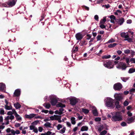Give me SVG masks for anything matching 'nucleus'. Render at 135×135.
I'll return each instance as SVG.
<instances>
[{"instance_id": "obj_8", "label": "nucleus", "mask_w": 135, "mask_h": 135, "mask_svg": "<svg viewBox=\"0 0 135 135\" xmlns=\"http://www.w3.org/2000/svg\"><path fill=\"white\" fill-rule=\"evenodd\" d=\"M36 114H34L33 113L30 114L29 115H25V117L26 118L31 119L33 118L34 117H35V118H40L41 119V117L40 116H37L35 117L36 115Z\"/></svg>"}, {"instance_id": "obj_45", "label": "nucleus", "mask_w": 135, "mask_h": 135, "mask_svg": "<svg viewBox=\"0 0 135 135\" xmlns=\"http://www.w3.org/2000/svg\"><path fill=\"white\" fill-rule=\"evenodd\" d=\"M100 135H105L107 133V131L106 130H104L100 132Z\"/></svg>"}, {"instance_id": "obj_48", "label": "nucleus", "mask_w": 135, "mask_h": 135, "mask_svg": "<svg viewBox=\"0 0 135 135\" xmlns=\"http://www.w3.org/2000/svg\"><path fill=\"white\" fill-rule=\"evenodd\" d=\"M103 129V126H100L98 128V131L100 133Z\"/></svg>"}, {"instance_id": "obj_31", "label": "nucleus", "mask_w": 135, "mask_h": 135, "mask_svg": "<svg viewBox=\"0 0 135 135\" xmlns=\"http://www.w3.org/2000/svg\"><path fill=\"white\" fill-rule=\"evenodd\" d=\"M6 118L8 120H9L10 119L11 120H13L14 119L15 117L13 115H9L7 116L6 117Z\"/></svg>"}, {"instance_id": "obj_53", "label": "nucleus", "mask_w": 135, "mask_h": 135, "mask_svg": "<svg viewBox=\"0 0 135 135\" xmlns=\"http://www.w3.org/2000/svg\"><path fill=\"white\" fill-rule=\"evenodd\" d=\"M78 48L77 46H76L74 48H73L72 51L74 52H76L78 51Z\"/></svg>"}, {"instance_id": "obj_49", "label": "nucleus", "mask_w": 135, "mask_h": 135, "mask_svg": "<svg viewBox=\"0 0 135 135\" xmlns=\"http://www.w3.org/2000/svg\"><path fill=\"white\" fill-rule=\"evenodd\" d=\"M132 105H129L127 106V110H132Z\"/></svg>"}, {"instance_id": "obj_26", "label": "nucleus", "mask_w": 135, "mask_h": 135, "mask_svg": "<svg viewBox=\"0 0 135 135\" xmlns=\"http://www.w3.org/2000/svg\"><path fill=\"white\" fill-rule=\"evenodd\" d=\"M88 129V127L86 126H84L81 127L80 131H87Z\"/></svg>"}, {"instance_id": "obj_59", "label": "nucleus", "mask_w": 135, "mask_h": 135, "mask_svg": "<svg viewBox=\"0 0 135 135\" xmlns=\"http://www.w3.org/2000/svg\"><path fill=\"white\" fill-rule=\"evenodd\" d=\"M91 37V36L89 34H88L86 36V38L87 40L90 39Z\"/></svg>"}, {"instance_id": "obj_55", "label": "nucleus", "mask_w": 135, "mask_h": 135, "mask_svg": "<svg viewBox=\"0 0 135 135\" xmlns=\"http://www.w3.org/2000/svg\"><path fill=\"white\" fill-rule=\"evenodd\" d=\"M4 120L6 125H7L9 124V120H8L6 118H5Z\"/></svg>"}, {"instance_id": "obj_40", "label": "nucleus", "mask_w": 135, "mask_h": 135, "mask_svg": "<svg viewBox=\"0 0 135 135\" xmlns=\"http://www.w3.org/2000/svg\"><path fill=\"white\" fill-rule=\"evenodd\" d=\"M117 44L116 43H115L110 44L108 45V47L110 48H112L115 46Z\"/></svg>"}, {"instance_id": "obj_4", "label": "nucleus", "mask_w": 135, "mask_h": 135, "mask_svg": "<svg viewBox=\"0 0 135 135\" xmlns=\"http://www.w3.org/2000/svg\"><path fill=\"white\" fill-rule=\"evenodd\" d=\"M104 66L108 69H111L113 67V65L111 61H106L103 63Z\"/></svg>"}, {"instance_id": "obj_37", "label": "nucleus", "mask_w": 135, "mask_h": 135, "mask_svg": "<svg viewBox=\"0 0 135 135\" xmlns=\"http://www.w3.org/2000/svg\"><path fill=\"white\" fill-rule=\"evenodd\" d=\"M110 55H104L102 56V58L103 59H108L110 58L111 57Z\"/></svg>"}, {"instance_id": "obj_12", "label": "nucleus", "mask_w": 135, "mask_h": 135, "mask_svg": "<svg viewBox=\"0 0 135 135\" xmlns=\"http://www.w3.org/2000/svg\"><path fill=\"white\" fill-rule=\"evenodd\" d=\"M16 1L15 0H10L7 3L8 6H6L8 7H10L15 5L16 3Z\"/></svg>"}, {"instance_id": "obj_6", "label": "nucleus", "mask_w": 135, "mask_h": 135, "mask_svg": "<svg viewBox=\"0 0 135 135\" xmlns=\"http://www.w3.org/2000/svg\"><path fill=\"white\" fill-rule=\"evenodd\" d=\"M5 102L6 104L5 105V108L7 110H11L12 109V107L11 103L9 102L7 100H5Z\"/></svg>"}, {"instance_id": "obj_62", "label": "nucleus", "mask_w": 135, "mask_h": 135, "mask_svg": "<svg viewBox=\"0 0 135 135\" xmlns=\"http://www.w3.org/2000/svg\"><path fill=\"white\" fill-rule=\"evenodd\" d=\"M66 124L68 127H70L71 126L70 123L69 122H66Z\"/></svg>"}, {"instance_id": "obj_63", "label": "nucleus", "mask_w": 135, "mask_h": 135, "mask_svg": "<svg viewBox=\"0 0 135 135\" xmlns=\"http://www.w3.org/2000/svg\"><path fill=\"white\" fill-rule=\"evenodd\" d=\"M38 131L40 132H41L43 130V129L42 127H38Z\"/></svg>"}, {"instance_id": "obj_35", "label": "nucleus", "mask_w": 135, "mask_h": 135, "mask_svg": "<svg viewBox=\"0 0 135 135\" xmlns=\"http://www.w3.org/2000/svg\"><path fill=\"white\" fill-rule=\"evenodd\" d=\"M92 113L95 116L97 115L98 114V113L97 112V110L96 109H95L92 110Z\"/></svg>"}, {"instance_id": "obj_16", "label": "nucleus", "mask_w": 135, "mask_h": 135, "mask_svg": "<svg viewBox=\"0 0 135 135\" xmlns=\"http://www.w3.org/2000/svg\"><path fill=\"white\" fill-rule=\"evenodd\" d=\"M11 111H10L7 112V114L8 115H13L14 114L15 115L16 112L15 109H12Z\"/></svg>"}, {"instance_id": "obj_3", "label": "nucleus", "mask_w": 135, "mask_h": 135, "mask_svg": "<svg viewBox=\"0 0 135 135\" xmlns=\"http://www.w3.org/2000/svg\"><path fill=\"white\" fill-rule=\"evenodd\" d=\"M134 32L129 30L127 32V41L129 42H133V36Z\"/></svg>"}, {"instance_id": "obj_17", "label": "nucleus", "mask_w": 135, "mask_h": 135, "mask_svg": "<svg viewBox=\"0 0 135 135\" xmlns=\"http://www.w3.org/2000/svg\"><path fill=\"white\" fill-rule=\"evenodd\" d=\"M29 128L30 130H32L33 132L36 133H37L38 132L37 129L35 126H30Z\"/></svg>"}, {"instance_id": "obj_15", "label": "nucleus", "mask_w": 135, "mask_h": 135, "mask_svg": "<svg viewBox=\"0 0 135 135\" xmlns=\"http://www.w3.org/2000/svg\"><path fill=\"white\" fill-rule=\"evenodd\" d=\"M75 37L76 40H80L82 39L83 37L82 34L80 32L76 33L75 35Z\"/></svg>"}, {"instance_id": "obj_27", "label": "nucleus", "mask_w": 135, "mask_h": 135, "mask_svg": "<svg viewBox=\"0 0 135 135\" xmlns=\"http://www.w3.org/2000/svg\"><path fill=\"white\" fill-rule=\"evenodd\" d=\"M15 115L17 121H20L22 120V118L19 115L17 114V112Z\"/></svg>"}, {"instance_id": "obj_5", "label": "nucleus", "mask_w": 135, "mask_h": 135, "mask_svg": "<svg viewBox=\"0 0 135 135\" xmlns=\"http://www.w3.org/2000/svg\"><path fill=\"white\" fill-rule=\"evenodd\" d=\"M56 127L57 129L58 130H59L61 128H63L62 129L59 131L60 133L62 134L65 132L66 130V127H64L63 125L59 124L57 125Z\"/></svg>"}, {"instance_id": "obj_39", "label": "nucleus", "mask_w": 135, "mask_h": 135, "mask_svg": "<svg viewBox=\"0 0 135 135\" xmlns=\"http://www.w3.org/2000/svg\"><path fill=\"white\" fill-rule=\"evenodd\" d=\"M110 18L111 19V22L112 23L114 22V21L113 20H116L115 19V16L113 15H112L110 16Z\"/></svg>"}, {"instance_id": "obj_14", "label": "nucleus", "mask_w": 135, "mask_h": 135, "mask_svg": "<svg viewBox=\"0 0 135 135\" xmlns=\"http://www.w3.org/2000/svg\"><path fill=\"white\" fill-rule=\"evenodd\" d=\"M21 94V90L20 89H16L13 93V97H19Z\"/></svg>"}, {"instance_id": "obj_47", "label": "nucleus", "mask_w": 135, "mask_h": 135, "mask_svg": "<svg viewBox=\"0 0 135 135\" xmlns=\"http://www.w3.org/2000/svg\"><path fill=\"white\" fill-rule=\"evenodd\" d=\"M115 41V40L114 39H113V38H111L107 42V43H112Z\"/></svg>"}, {"instance_id": "obj_29", "label": "nucleus", "mask_w": 135, "mask_h": 135, "mask_svg": "<svg viewBox=\"0 0 135 135\" xmlns=\"http://www.w3.org/2000/svg\"><path fill=\"white\" fill-rule=\"evenodd\" d=\"M121 36L123 38H124V40H127V35L125 32H123L121 33Z\"/></svg>"}, {"instance_id": "obj_34", "label": "nucleus", "mask_w": 135, "mask_h": 135, "mask_svg": "<svg viewBox=\"0 0 135 135\" xmlns=\"http://www.w3.org/2000/svg\"><path fill=\"white\" fill-rule=\"evenodd\" d=\"M57 107H61L62 108L64 107L65 105L64 104H62L61 103H60L56 105Z\"/></svg>"}, {"instance_id": "obj_46", "label": "nucleus", "mask_w": 135, "mask_h": 135, "mask_svg": "<svg viewBox=\"0 0 135 135\" xmlns=\"http://www.w3.org/2000/svg\"><path fill=\"white\" fill-rule=\"evenodd\" d=\"M76 115L77 117L78 118L79 120H81L82 119L83 117L82 116H80V114L78 113H76Z\"/></svg>"}, {"instance_id": "obj_21", "label": "nucleus", "mask_w": 135, "mask_h": 135, "mask_svg": "<svg viewBox=\"0 0 135 135\" xmlns=\"http://www.w3.org/2000/svg\"><path fill=\"white\" fill-rule=\"evenodd\" d=\"M70 104L72 105H75L77 102L76 99L75 98L71 99H70Z\"/></svg>"}, {"instance_id": "obj_11", "label": "nucleus", "mask_w": 135, "mask_h": 135, "mask_svg": "<svg viewBox=\"0 0 135 135\" xmlns=\"http://www.w3.org/2000/svg\"><path fill=\"white\" fill-rule=\"evenodd\" d=\"M126 64L122 62H120L117 66V68H121L122 70L126 69Z\"/></svg>"}, {"instance_id": "obj_44", "label": "nucleus", "mask_w": 135, "mask_h": 135, "mask_svg": "<svg viewBox=\"0 0 135 135\" xmlns=\"http://www.w3.org/2000/svg\"><path fill=\"white\" fill-rule=\"evenodd\" d=\"M106 20L105 18H104L103 19L101 20L100 21V24H104L106 22Z\"/></svg>"}, {"instance_id": "obj_24", "label": "nucleus", "mask_w": 135, "mask_h": 135, "mask_svg": "<svg viewBox=\"0 0 135 135\" xmlns=\"http://www.w3.org/2000/svg\"><path fill=\"white\" fill-rule=\"evenodd\" d=\"M59 116L57 115H54V116H51L50 117V119L52 120H57Z\"/></svg>"}, {"instance_id": "obj_33", "label": "nucleus", "mask_w": 135, "mask_h": 135, "mask_svg": "<svg viewBox=\"0 0 135 135\" xmlns=\"http://www.w3.org/2000/svg\"><path fill=\"white\" fill-rule=\"evenodd\" d=\"M43 105L46 108V109H49L50 108V104L48 103H46L43 104Z\"/></svg>"}, {"instance_id": "obj_58", "label": "nucleus", "mask_w": 135, "mask_h": 135, "mask_svg": "<svg viewBox=\"0 0 135 135\" xmlns=\"http://www.w3.org/2000/svg\"><path fill=\"white\" fill-rule=\"evenodd\" d=\"M121 79L123 82H126L127 81V78H126L122 77L121 78Z\"/></svg>"}, {"instance_id": "obj_28", "label": "nucleus", "mask_w": 135, "mask_h": 135, "mask_svg": "<svg viewBox=\"0 0 135 135\" xmlns=\"http://www.w3.org/2000/svg\"><path fill=\"white\" fill-rule=\"evenodd\" d=\"M71 123L72 124L74 125L76 124L75 118L74 117H71L70 119Z\"/></svg>"}, {"instance_id": "obj_23", "label": "nucleus", "mask_w": 135, "mask_h": 135, "mask_svg": "<svg viewBox=\"0 0 135 135\" xmlns=\"http://www.w3.org/2000/svg\"><path fill=\"white\" fill-rule=\"evenodd\" d=\"M14 106L16 109H19L21 107V105L18 102H16L14 104Z\"/></svg>"}, {"instance_id": "obj_60", "label": "nucleus", "mask_w": 135, "mask_h": 135, "mask_svg": "<svg viewBox=\"0 0 135 135\" xmlns=\"http://www.w3.org/2000/svg\"><path fill=\"white\" fill-rule=\"evenodd\" d=\"M20 126L21 124L18 123H17L15 125V126L16 127H20Z\"/></svg>"}, {"instance_id": "obj_2", "label": "nucleus", "mask_w": 135, "mask_h": 135, "mask_svg": "<svg viewBox=\"0 0 135 135\" xmlns=\"http://www.w3.org/2000/svg\"><path fill=\"white\" fill-rule=\"evenodd\" d=\"M122 120V116L120 115L119 112H116L115 114L112 116V120L114 122L120 121Z\"/></svg>"}, {"instance_id": "obj_7", "label": "nucleus", "mask_w": 135, "mask_h": 135, "mask_svg": "<svg viewBox=\"0 0 135 135\" xmlns=\"http://www.w3.org/2000/svg\"><path fill=\"white\" fill-rule=\"evenodd\" d=\"M50 97L51 100V103L52 105H55L57 101L56 97L53 95H51Z\"/></svg>"}, {"instance_id": "obj_52", "label": "nucleus", "mask_w": 135, "mask_h": 135, "mask_svg": "<svg viewBox=\"0 0 135 135\" xmlns=\"http://www.w3.org/2000/svg\"><path fill=\"white\" fill-rule=\"evenodd\" d=\"M102 38V36L100 35H98L97 37V41H99Z\"/></svg>"}, {"instance_id": "obj_38", "label": "nucleus", "mask_w": 135, "mask_h": 135, "mask_svg": "<svg viewBox=\"0 0 135 135\" xmlns=\"http://www.w3.org/2000/svg\"><path fill=\"white\" fill-rule=\"evenodd\" d=\"M130 94L131 96L129 97V99L130 100V101H128V100L127 99V105H128L129 103H130V102H131L132 101V94L131 93H130L129 94Z\"/></svg>"}, {"instance_id": "obj_20", "label": "nucleus", "mask_w": 135, "mask_h": 135, "mask_svg": "<svg viewBox=\"0 0 135 135\" xmlns=\"http://www.w3.org/2000/svg\"><path fill=\"white\" fill-rule=\"evenodd\" d=\"M124 21V20L123 18H121L119 19L116 20V22H117L118 24L120 25H122Z\"/></svg>"}, {"instance_id": "obj_51", "label": "nucleus", "mask_w": 135, "mask_h": 135, "mask_svg": "<svg viewBox=\"0 0 135 135\" xmlns=\"http://www.w3.org/2000/svg\"><path fill=\"white\" fill-rule=\"evenodd\" d=\"M4 111L3 108L1 109H0V114H4Z\"/></svg>"}, {"instance_id": "obj_56", "label": "nucleus", "mask_w": 135, "mask_h": 135, "mask_svg": "<svg viewBox=\"0 0 135 135\" xmlns=\"http://www.w3.org/2000/svg\"><path fill=\"white\" fill-rule=\"evenodd\" d=\"M95 120L96 122H99L101 120V118L100 117H97L95 119Z\"/></svg>"}, {"instance_id": "obj_50", "label": "nucleus", "mask_w": 135, "mask_h": 135, "mask_svg": "<svg viewBox=\"0 0 135 135\" xmlns=\"http://www.w3.org/2000/svg\"><path fill=\"white\" fill-rule=\"evenodd\" d=\"M135 52L134 51L131 50V52L130 53V56L131 57H133L134 55Z\"/></svg>"}, {"instance_id": "obj_30", "label": "nucleus", "mask_w": 135, "mask_h": 135, "mask_svg": "<svg viewBox=\"0 0 135 135\" xmlns=\"http://www.w3.org/2000/svg\"><path fill=\"white\" fill-rule=\"evenodd\" d=\"M115 108H116L119 109L120 108V106L119 104V102L118 101H117L115 103Z\"/></svg>"}, {"instance_id": "obj_13", "label": "nucleus", "mask_w": 135, "mask_h": 135, "mask_svg": "<svg viewBox=\"0 0 135 135\" xmlns=\"http://www.w3.org/2000/svg\"><path fill=\"white\" fill-rule=\"evenodd\" d=\"M135 116H134L132 117H128L127 118V123L130 124L133 122L135 121Z\"/></svg>"}, {"instance_id": "obj_61", "label": "nucleus", "mask_w": 135, "mask_h": 135, "mask_svg": "<svg viewBox=\"0 0 135 135\" xmlns=\"http://www.w3.org/2000/svg\"><path fill=\"white\" fill-rule=\"evenodd\" d=\"M104 24H100V26L102 28H105V26L104 25Z\"/></svg>"}, {"instance_id": "obj_54", "label": "nucleus", "mask_w": 135, "mask_h": 135, "mask_svg": "<svg viewBox=\"0 0 135 135\" xmlns=\"http://www.w3.org/2000/svg\"><path fill=\"white\" fill-rule=\"evenodd\" d=\"M127 115L129 117H131L132 116V113L129 111H127Z\"/></svg>"}, {"instance_id": "obj_9", "label": "nucleus", "mask_w": 135, "mask_h": 135, "mask_svg": "<svg viewBox=\"0 0 135 135\" xmlns=\"http://www.w3.org/2000/svg\"><path fill=\"white\" fill-rule=\"evenodd\" d=\"M122 88V85L119 83L115 84L113 86V88L115 90H120Z\"/></svg>"}, {"instance_id": "obj_41", "label": "nucleus", "mask_w": 135, "mask_h": 135, "mask_svg": "<svg viewBox=\"0 0 135 135\" xmlns=\"http://www.w3.org/2000/svg\"><path fill=\"white\" fill-rule=\"evenodd\" d=\"M82 111L85 114H87L89 112V110L83 108Z\"/></svg>"}, {"instance_id": "obj_10", "label": "nucleus", "mask_w": 135, "mask_h": 135, "mask_svg": "<svg viewBox=\"0 0 135 135\" xmlns=\"http://www.w3.org/2000/svg\"><path fill=\"white\" fill-rule=\"evenodd\" d=\"M115 99L117 100L120 101L123 98L122 94L115 93L114 95Z\"/></svg>"}, {"instance_id": "obj_19", "label": "nucleus", "mask_w": 135, "mask_h": 135, "mask_svg": "<svg viewBox=\"0 0 135 135\" xmlns=\"http://www.w3.org/2000/svg\"><path fill=\"white\" fill-rule=\"evenodd\" d=\"M6 87L5 84L3 83H0V91H4L6 90Z\"/></svg>"}, {"instance_id": "obj_36", "label": "nucleus", "mask_w": 135, "mask_h": 135, "mask_svg": "<svg viewBox=\"0 0 135 135\" xmlns=\"http://www.w3.org/2000/svg\"><path fill=\"white\" fill-rule=\"evenodd\" d=\"M135 72V69L133 68H130L128 71V73L130 74L133 73Z\"/></svg>"}, {"instance_id": "obj_18", "label": "nucleus", "mask_w": 135, "mask_h": 135, "mask_svg": "<svg viewBox=\"0 0 135 135\" xmlns=\"http://www.w3.org/2000/svg\"><path fill=\"white\" fill-rule=\"evenodd\" d=\"M129 62H131L132 63L135 64V58H132L129 59L127 58V67H128Z\"/></svg>"}, {"instance_id": "obj_42", "label": "nucleus", "mask_w": 135, "mask_h": 135, "mask_svg": "<svg viewBox=\"0 0 135 135\" xmlns=\"http://www.w3.org/2000/svg\"><path fill=\"white\" fill-rule=\"evenodd\" d=\"M122 13V11L119 10H117L116 12H114V14L115 15H118L119 14H121Z\"/></svg>"}, {"instance_id": "obj_25", "label": "nucleus", "mask_w": 135, "mask_h": 135, "mask_svg": "<svg viewBox=\"0 0 135 135\" xmlns=\"http://www.w3.org/2000/svg\"><path fill=\"white\" fill-rule=\"evenodd\" d=\"M44 126L45 127L47 128H52L51 126L52 124L48 122H47L46 123H45L44 125Z\"/></svg>"}, {"instance_id": "obj_22", "label": "nucleus", "mask_w": 135, "mask_h": 135, "mask_svg": "<svg viewBox=\"0 0 135 135\" xmlns=\"http://www.w3.org/2000/svg\"><path fill=\"white\" fill-rule=\"evenodd\" d=\"M20 133V132L19 130H17L15 131L14 129H12L11 130V134L13 135H15V134H19Z\"/></svg>"}, {"instance_id": "obj_1", "label": "nucleus", "mask_w": 135, "mask_h": 135, "mask_svg": "<svg viewBox=\"0 0 135 135\" xmlns=\"http://www.w3.org/2000/svg\"><path fill=\"white\" fill-rule=\"evenodd\" d=\"M105 101L106 102L105 105L107 107L110 108H113L114 105L113 104V100L110 98H107L105 99Z\"/></svg>"}, {"instance_id": "obj_57", "label": "nucleus", "mask_w": 135, "mask_h": 135, "mask_svg": "<svg viewBox=\"0 0 135 135\" xmlns=\"http://www.w3.org/2000/svg\"><path fill=\"white\" fill-rule=\"evenodd\" d=\"M94 18L97 21H98L99 19V17L97 15H95L94 17Z\"/></svg>"}, {"instance_id": "obj_64", "label": "nucleus", "mask_w": 135, "mask_h": 135, "mask_svg": "<svg viewBox=\"0 0 135 135\" xmlns=\"http://www.w3.org/2000/svg\"><path fill=\"white\" fill-rule=\"evenodd\" d=\"M51 132L50 131H48L45 133L46 135H51Z\"/></svg>"}, {"instance_id": "obj_43", "label": "nucleus", "mask_w": 135, "mask_h": 135, "mask_svg": "<svg viewBox=\"0 0 135 135\" xmlns=\"http://www.w3.org/2000/svg\"><path fill=\"white\" fill-rule=\"evenodd\" d=\"M80 44L81 46H84L86 44V43H85V40L81 41L80 42Z\"/></svg>"}, {"instance_id": "obj_32", "label": "nucleus", "mask_w": 135, "mask_h": 135, "mask_svg": "<svg viewBox=\"0 0 135 135\" xmlns=\"http://www.w3.org/2000/svg\"><path fill=\"white\" fill-rule=\"evenodd\" d=\"M39 123V121L38 120L35 121L31 123V125L30 126H35L37 125Z\"/></svg>"}]
</instances>
